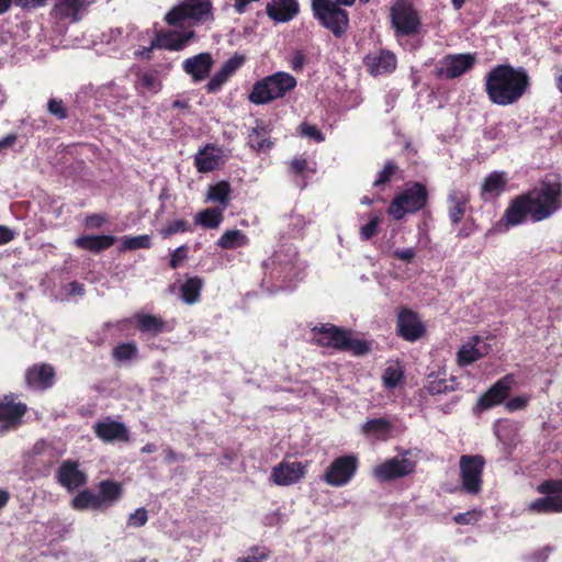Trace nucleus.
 Wrapping results in <instances>:
<instances>
[{"instance_id":"8","label":"nucleus","mask_w":562,"mask_h":562,"mask_svg":"<svg viewBox=\"0 0 562 562\" xmlns=\"http://www.w3.org/2000/svg\"><path fill=\"white\" fill-rule=\"evenodd\" d=\"M485 459L481 454H462L459 460L461 490L469 495L482 491Z\"/></svg>"},{"instance_id":"55","label":"nucleus","mask_w":562,"mask_h":562,"mask_svg":"<svg viewBox=\"0 0 562 562\" xmlns=\"http://www.w3.org/2000/svg\"><path fill=\"white\" fill-rule=\"evenodd\" d=\"M270 555V550L265 546H254L248 550V562H263Z\"/></svg>"},{"instance_id":"2","label":"nucleus","mask_w":562,"mask_h":562,"mask_svg":"<svg viewBox=\"0 0 562 562\" xmlns=\"http://www.w3.org/2000/svg\"><path fill=\"white\" fill-rule=\"evenodd\" d=\"M531 80L524 67L496 65L485 75L484 88L488 100L496 105L517 103L530 89Z\"/></svg>"},{"instance_id":"5","label":"nucleus","mask_w":562,"mask_h":562,"mask_svg":"<svg viewBox=\"0 0 562 562\" xmlns=\"http://www.w3.org/2000/svg\"><path fill=\"white\" fill-rule=\"evenodd\" d=\"M295 87L296 79L291 74L277 71L257 81L248 94V100L256 104H266L283 98Z\"/></svg>"},{"instance_id":"45","label":"nucleus","mask_w":562,"mask_h":562,"mask_svg":"<svg viewBox=\"0 0 562 562\" xmlns=\"http://www.w3.org/2000/svg\"><path fill=\"white\" fill-rule=\"evenodd\" d=\"M243 244L244 235L240 231H226L217 240V246L223 249H234Z\"/></svg>"},{"instance_id":"57","label":"nucleus","mask_w":562,"mask_h":562,"mask_svg":"<svg viewBox=\"0 0 562 562\" xmlns=\"http://www.w3.org/2000/svg\"><path fill=\"white\" fill-rule=\"evenodd\" d=\"M148 520V515H147V510L143 507L140 508H137L134 513H132L128 517V526H132V527H143L144 525H146Z\"/></svg>"},{"instance_id":"51","label":"nucleus","mask_w":562,"mask_h":562,"mask_svg":"<svg viewBox=\"0 0 562 562\" xmlns=\"http://www.w3.org/2000/svg\"><path fill=\"white\" fill-rule=\"evenodd\" d=\"M138 82L140 86L151 92H158L161 88V82L157 75L151 71H145L138 76Z\"/></svg>"},{"instance_id":"6","label":"nucleus","mask_w":562,"mask_h":562,"mask_svg":"<svg viewBox=\"0 0 562 562\" xmlns=\"http://www.w3.org/2000/svg\"><path fill=\"white\" fill-rule=\"evenodd\" d=\"M427 198L426 187L419 182H414L392 200L387 213L394 220L400 221L407 213H416L422 210L427 203Z\"/></svg>"},{"instance_id":"28","label":"nucleus","mask_w":562,"mask_h":562,"mask_svg":"<svg viewBox=\"0 0 562 562\" xmlns=\"http://www.w3.org/2000/svg\"><path fill=\"white\" fill-rule=\"evenodd\" d=\"M393 429L392 422L384 417L368 419L361 425V434L378 441L387 440L392 436Z\"/></svg>"},{"instance_id":"17","label":"nucleus","mask_w":562,"mask_h":562,"mask_svg":"<svg viewBox=\"0 0 562 562\" xmlns=\"http://www.w3.org/2000/svg\"><path fill=\"white\" fill-rule=\"evenodd\" d=\"M56 372L49 363H36L25 371V383L34 391H46L55 383Z\"/></svg>"},{"instance_id":"30","label":"nucleus","mask_w":562,"mask_h":562,"mask_svg":"<svg viewBox=\"0 0 562 562\" xmlns=\"http://www.w3.org/2000/svg\"><path fill=\"white\" fill-rule=\"evenodd\" d=\"M115 241L112 235H81L74 243L79 249L99 254L112 247Z\"/></svg>"},{"instance_id":"7","label":"nucleus","mask_w":562,"mask_h":562,"mask_svg":"<svg viewBox=\"0 0 562 562\" xmlns=\"http://www.w3.org/2000/svg\"><path fill=\"white\" fill-rule=\"evenodd\" d=\"M312 9L315 18L336 37L345 34L349 26V16L339 4L331 0H312Z\"/></svg>"},{"instance_id":"3","label":"nucleus","mask_w":562,"mask_h":562,"mask_svg":"<svg viewBox=\"0 0 562 562\" xmlns=\"http://www.w3.org/2000/svg\"><path fill=\"white\" fill-rule=\"evenodd\" d=\"M525 195L532 221H543L562 207V182L558 176H548Z\"/></svg>"},{"instance_id":"34","label":"nucleus","mask_w":562,"mask_h":562,"mask_svg":"<svg viewBox=\"0 0 562 562\" xmlns=\"http://www.w3.org/2000/svg\"><path fill=\"white\" fill-rule=\"evenodd\" d=\"M480 342L481 339L477 336H474L468 342L461 346L458 351L459 366L467 367L485 355V351L477 347Z\"/></svg>"},{"instance_id":"59","label":"nucleus","mask_w":562,"mask_h":562,"mask_svg":"<svg viewBox=\"0 0 562 562\" xmlns=\"http://www.w3.org/2000/svg\"><path fill=\"white\" fill-rule=\"evenodd\" d=\"M300 130H301L302 136L312 138V139L316 140V142H323L324 140L323 133L315 125L303 123L300 126Z\"/></svg>"},{"instance_id":"60","label":"nucleus","mask_w":562,"mask_h":562,"mask_svg":"<svg viewBox=\"0 0 562 562\" xmlns=\"http://www.w3.org/2000/svg\"><path fill=\"white\" fill-rule=\"evenodd\" d=\"M391 256L403 262L409 263L416 256V249L414 247L397 248L391 254Z\"/></svg>"},{"instance_id":"20","label":"nucleus","mask_w":562,"mask_h":562,"mask_svg":"<svg viewBox=\"0 0 562 562\" xmlns=\"http://www.w3.org/2000/svg\"><path fill=\"white\" fill-rule=\"evenodd\" d=\"M214 65L212 55L207 52L200 53L183 60L182 69L194 82L205 80Z\"/></svg>"},{"instance_id":"53","label":"nucleus","mask_w":562,"mask_h":562,"mask_svg":"<svg viewBox=\"0 0 562 562\" xmlns=\"http://www.w3.org/2000/svg\"><path fill=\"white\" fill-rule=\"evenodd\" d=\"M47 111L50 115L58 120H65L68 117V110L65 106L63 100L50 98L47 102Z\"/></svg>"},{"instance_id":"63","label":"nucleus","mask_w":562,"mask_h":562,"mask_svg":"<svg viewBox=\"0 0 562 562\" xmlns=\"http://www.w3.org/2000/svg\"><path fill=\"white\" fill-rule=\"evenodd\" d=\"M18 138L19 136L16 133H10L4 137L0 138V155L3 154L9 148H12L15 145Z\"/></svg>"},{"instance_id":"47","label":"nucleus","mask_w":562,"mask_h":562,"mask_svg":"<svg viewBox=\"0 0 562 562\" xmlns=\"http://www.w3.org/2000/svg\"><path fill=\"white\" fill-rule=\"evenodd\" d=\"M307 170V161L303 157H296L290 162V172L294 177V182L301 189L305 188L304 172Z\"/></svg>"},{"instance_id":"49","label":"nucleus","mask_w":562,"mask_h":562,"mask_svg":"<svg viewBox=\"0 0 562 562\" xmlns=\"http://www.w3.org/2000/svg\"><path fill=\"white\" fill-rule=\"evenodd\" d=\"M398 171V166L394 160H386L383 168L379 171L376 179L373 182L374 187H380L391 180V178Z\"/></svg>"},{"instance_id":"50","label":"nucleus","mask_w":562,"mask_h":562,"mask_svg":"<svg viewBox=\"0 0 562 562\" xmlns=\"http://www.w3.org/2000/svg\"><path fill=\"white\" fill-rule=\"evenodd\" d=\"M307 225V221L300 214H291L289 217V232L291 237H301Z\"/></svg>"},{"instance_id":"10","label":"nucleus","mask_w":562,"mask_h":562,"mask_svg":"<svg viewBox=\"0 0 562 562\" xmlns=\"http://www.w3.org/2000/svg\"><path fill=\"white\" fill-rule=\"evenodd\" d=\"M391 22L398 37L416 35L420 29L417 11L404 0L395 2L391 8Z\"/></svg>"},{"instance_id":"12","label":"nucleus","mask_w":562,"mask_h":562,"mask_svg":"<svg viewBox=\"0 0 562 562\" xmlns=\"http://www.w3.org/2000/svg\"><path fill=\"white\" fill-rule=\"evenodd\" d=\"M408 453L409 451H405L375 467L373 470L374 477L380 482H389L413 473L416 464L407 458Z\"/></svg>"},{"instance_id":"13","label":"nucleus","mask_w":562,"mask_h":562,"mask_svg":"<svg viewBox=\"0 0 562 562\" xmlns=\"http://www.w3.org/2000/svg\"><path fill=\"white\" fill-rule=\"evenodd\" d=\"M308 468V462L284 459L271 471V480L276 485L289 486L302 480Z\"/></svg>"},{"instance_id":"42","label":"nucleus","mask_w":562,"mask_h":562,"mask_svg":"<svg viewBox=\"0 0 562 562\" xmlns=\"http://www.w3.org/2000/svg\"><path fill=\"white\" fill-rule=\"evenodd\" d=\"M248 145L257 153L266 154L272 147V143L269 140L267 136V132L262 128L258 131L257 128L252 130V133L248 134Z\"/></svg>"},{"instance_id":"54","label":"nucleus","mask_w":562,"mask_h":562,"mask_svg":"<svg viewBox=\"0 0 562 562\" xmlns=\"http://www.w3.org/2000/svg\"><path fill=\"white\" fill-rule=\"evenodd\" d=\"M381 223L379 215H373L370 221L360 228V238L362 240L371 239L376 233Z\"/></svg>"},{"instance_id":"37","label":"nucleus","mask_w":562,"mask_h":562,"mask_svg":"<svg viewBox=\"0 0 562 562\" xmlns=\"http://www.w3.org/2000/svg\"><path fill=\"white\" fill-rule=\"evenodd\" d=\"M223 212L221 207H207L194 216V224L206 229L217 228L224 220Z\"/></svg>"},{"instance_id":"9","label":"nucleus","mask_w":562,"mask_h":562,"mask_svg":"<svg viewBox=\"0 0 562 562\" xmlns=\"http://www.w3.org/2000/svg\"><path fill=\"white\" fill-rule=\"evenodd\" d=\"M543 497L530 502L527 509L536 514L562 513V481L548 480L537 486Z\"/></svg>"},{"instance_id":"35","label":"nucleus","mask_w":562,"mask_h":562,"mask_svg":"<svg viewBox=\"0 0 562 562\" xmlns=\"http://www.w3.org/2000/svg\"><path fill=\"white\" fill-rule=\"evenodd\" d=\"M70 506L75 510H103L98 494H94L90 488L79 491L71 499Z\"/></svg>"},{"instance_id":"29","label":"nucleus","mask_w":562,"mask_h":562,"mask_svg":"<svg viewBox=\"0 0 562 562\" xmlns=\"http://www.w3.org/2000/svg\"><path fill=\"white\" fill-rule=\"evenodd\" d=\"M87 0H56L52 8V18L58 21L69 20L77 22L79 12L85 8Z\"/></svg>"},{"instance_id":"31","label":"nucleus","mask_w":562,"mask_h":562,"mask_svg":"<svg viewBox=\"0 0 562 562\" xmlns=\"http://www.w3.org/2000/svg\"><path fill=\"white\" fill-rule=\"evenodd\" d=\"M123 485L111 479L103 480L99 483V499L103 510L114 505L123 496Z\"/></svg>"},{"instance_id":"44","label":"nucleus","mask_w":562,"mask_h":562,"mask_svg":"<svg viewBox=\"0 0 562 562\" xmlns=\"http://www.w3.org/2000/svg\"><path fill=\"white\" fill-rule=\"evenodd\" d=\"M404 379V371L398 363L387 366L382 375L383 384L386 389H395Z\"/></svg>"},{"instance_id":"21","label":"nucleus","mask_w":562,"mask_h":562,"mask_svg":"<svg viewBox=\"0 0 562 562\" xmlns=\"http://www.w3.org/2000/svg\"><path fill=\"white\" fill-rule=\"evenodd\" d=\"M512 383L513 376L510 374L498 380L479 398L476 404L479 409L485 411L501 404L507 397Z\"/></svg>"},{"instance_id":"4","label":"nucleus","mask_w":562,"mask_h":562,"mask_svg":"<svg viewBox=\"0 0 562 562\" xmlns=\"http://www.w3.org/2000/svg\"><path fill=\"white\" fill-rule=\"evenodd\" d=\"M311 339L322 347L350 351L355 356H362L370 351V344L367 340L353 338L350 330L331 324H316L311 328Z\"/></svg>"},{"instance_id":"24","label":"nucleus","mask_w":562,"mask_h":562,"mask_svg":"<svg viewBox=\"0 0 562 562\" xmlns=\"http://www.w3.org/2000/svg\"><path fill=\"white\" fill-rule=\"evenodd\" d=\"M245 61L244 56L235 55L234 57L226 60L222 67L213 75L205 86L207 93H215L220 91L224 83L229 79L234 72L239 69Z\"/></svg>"},{"instance_id":"40","label":"nucleus","mask_w":562,"mask_h":562,"mask_svg":"<svg viewBox=\"0 0 562 562\" xmlns=\"http://www.w3.org/2000/svg\"><path fill=\"white\" fill-rule=\"evenodd\" d=\"M506 179L503 172L494 171L488 175L482 186V195L490 199L498 195L505 188Z\"/></svg>"},{"instance_id":"1","label":"nucleus","mask_w":562,"mask_h":562,"mask_svg":"<svg viewBox=\"0 0 562 562\" xmlns=\"http://www.w3.org/2000/svg\"><path fill=\"white\" fill-rule=\"evenodd\" d=\"M305 276V265L299 257L297 249L291 244H281L271 257L263 260L256 277L258 290L256 295L276 294L292 291Z\"/></svg>"},{"instance_id":"48","label":"nucleus","mask_w":562,"mask_h":562,"mask_svg":"<svg viewBox=\"0 0 562 562\" xmlns=\"http://www.w3.org/2000/svg\"><path fill=\"white\" fill-rule=\"evenodd\" d=\"M165 21L171 26H181L186 21H189L186 7L183 3L173 7L166 15Z\"/></svg>"},{"instance_id":"27","label":"nucleus","mask_w":562,"mask_h":562,"mask_svg":"<svg viewBox=\"0 0 562 562\" xmlns=\"http://www.w3.org/2000/svg\"><path fill=\"white\" fill-rule=\"evenodd\" d=\"M469 202L468 193L459 188H451L448 193V215L453 225H457L463 218Z\"/></svg>"},{"instance_id":"19","label":"nucleus","mask_w":562,"mask_h":562,"mask_svg":"<svg viewBox=\"0 0 562 562\" xmlns=\"http://www.w3.org/2000/svg\"><path fill=\"white\" fill-rule=\"evenodd\" d=\"M57 482L65 488L72 491L87 484V474L79 469L76 460H65L56 473Z\"/></svg>"},{"instance_id":"23","label":"nucleus","mask_w":562,"mask_h":562,"mask_svg":"<svg viewBox=\"0 0 562 562\" xmlns=\"http://www.w3.org/2000/svg\"><path fill=\"white\" fill-rule=\"evenodd\" d=\"M425 328L416 313L403 310L397 316V333L407 341H415L423 336Z\"/></svg>"},{"instance_id":"36","label":"nucleus","mask_w":562,"mask_h":562,"mask_svg":"<svg viewBox=\"0 0 562 562\" xmlns=\"http://www.w3.org/2000/svg\"><path fill=\"white\" fill-rule=\"evenodd\" d=\"M231 184L227 181H218L209 186L205 201L218 203V207L225 210L231 199Z\"/></svg>"},{"instance_id":"15","label":"nucleus","mask_w":562,"mask_h":562,"mask_svg":"<svg viewBox=\"0 0 562 562\" xmlns=\"http://www.w3.org/2000/svg\"><path fill=\"white\" fill-rule=\"evenodd\" d=\"M26 412V404L15 402V396L12 393L5 394L0 402V424L2 429L7 430L19 427Z\"/></svg>"},{"instance_id":"56","label":"nucleus","mask_w":562,"mask_h":562,"mask_svg":"<svg viewBox=\"0 0 562 562\" xmlns=\"http://www.w3.org/2000/svg\"><path fill=\"white\" fill-rule=\"evenodd\" d=\"M189 248L187 245H181L173 250L170 256L169 266L171 269H177L181 266L182 261H184L188 257Z\"/></svg>"},{"instance_id":"41","label":"nucleus","mask_w":562,"mask_h":562,"mask_svg":"<svg viewBox=\"0 0 562 562\" xmlns=\"http://www.w3.org/2000/svg\"><path fill=\"white\" fill-rule=\"evenodd\" d=\"M112 358L116 362L130 361L138 358V348L136 342H121L112 349Z\"/></svg>"},{"instance_id":"32","label":"nucleus","mask_w":562,"mask_h":562,"mask_svg":"<svg viewBox=\"0 0 562 562\" xmlns=\"http://www.w3.org/2000/svg\"><path fill=\"white\" fill-rule=\"evenodd\" d=\"M136 328L143 334H149L153 337L167 331L166 322L162 317L151 314L137 313L134 316Z\"/></svg>"},{"instance_id":"52","label":"nucleus","mask_w":562,"mask_h":562,"mask_svg":"<svg viewBox=\"0 0 562 562\" xmlns=\"http://www.w3.org/2000/svg\"><path fill=\"white\" fill-rule=\"evenodd\" d=\"M426 389L431 395L442 394L453 390V382H448L445 379L435 378L428 381Z\"/></svg>"},{"instance_id":"46","label":"nucleus","mask_w":562,"mask_h":562,"mask_svg":"<svg viewBox=\"0 0 562 562\" xmlns=\"http://www.w3.org/2000/svg\"><path fill=\"white\" fill-rule=\"evenodd\" d=\"M150 246L151 243L148 235H139L135 237L125 236L120 247V251L148 249Z\"/></svg>"},{"instance_id":"16","label":"nucleus","mask_w":562,"mask_h":562,"mask_svg":"<svg viewBox=\"0 0 562 562\" xmlns=\"http://www.w3.org/2000/svg\"><path fill=\"white\" fill-rule=\"evenodd\" d=\"M194 36L193 31L178 32V31H158L147 48L148 53L153 49H168V50H181L183 49L189 41Z\"/></svg>"},{"instance_id":"39","label":"nucleus","mask_w":562,"mask_h":562,"mask_svg":"<svg viewBox=\"0 0 562 562\" xmlns=\"http://www.w3.org/2000/svg\"><path fill=\"white\" fill-rule=\"evenodd\" d=\"M203 283L204 281L200 277L195 276L188 278L180 286V296L182 301L190 305L196 303L201 297Z\"/></svg>"},{"instance_id":"61","label":"nucleus","mask_w":562,"mask_h":562,"mask_svg":"<svg viewBox=\"0 0 562 562\" xmlns=\"http://www.w3.org/2000/svg\"><path fill=\"white\" fill-rule=\"evenodd\" d=\"M13 3L22 10H33L46 5L47 0H13Z\"/></svg>"},{"instance_id":"22","label":"nucleus","mask_w":562,"mask_h":562,"mask_svg":"<svg viewBox=\"0 0 562 562\" xmlns=\"http://www.w3.org/2000/svg\"><path fill=\"white\" fill-rule=\"evenodd\" d=\"M363 63L371 75L381 76L394 71L397 60L392 52L382 49L367 55Z\"/></svg>"},{"instance_id":"62","label":"nucleus","mask_w":562,"mask_h":562,"mask_svg":"<svg viewBox=\"0 0 562 562\" xmlns=\"http://www.w3.org/2000/svg\"><path fill=\"white\" fill-rule=\"evenodd\" d=\"M105 223V217L101 214H90L86 216L85 225L88 228H100Z\"/></svg>"},{"instance_id":"38","label":"nucleus","mask_w":562,"mask_h":562,"mask_svg":"<svg viewBox=\"0 0 562 562\" xmlns=\"http://www.w3.org/2000/svg\"><path fill=\"white\" fill-rule=\"evenodd\" d=\"M189 21H205L212 13V3L210 0H187L183 2Z\"/></svg>"},{"instance_id":"43","label":"nucleus","mask_w":562,"mask_h":562,"mask_svg":"<svg viewBox=\"0 0 562 562\" xmlns=\"http://www.w3.org/2000/svg\"><path fill=\"white\" fill-rule=\"evenodd\" d=\"M194 227L184 218L175 220L169 222L166 226L159 229V235L164 238H170L179 233H192Z\"/></svg>"},{"instance_id":"14","label":"nucleus","mask_w":562,"mask_h":562,"mask_svg":"<svg viewBox=\"0 0 562 562\" xmlns=\"http://www.w3.org/2000/svg\"><path fill=\"white\" fill-rule=\"evenodd\" d=\"M474 64V54H450L437 63L436 70L441 78L454 79L470 70Z\"/></svg>"},{"instance_id":"18","label":"nucleus","mask_w":562,"mask_h":562,"mask_svg":"<svg viewBox=\"0 0 562 562\" xmlns=\"http://www.w3.org/2000/svg\"><path fill=\"white\" fill-rule=\"evenodd\" d=\"M95 436L104 442H130L131 432L127 426L110 418L99 420L93 426Z\"/></svg>"},{"instance_id":"26","label":"nucleus","mask_w":562,"mask_h":562,"mask_svg":"<svg viewBox=\"0 0 562 562\" xmlns=\"http://www.w3.org/2000/svg\"><path fill=\"white\" fill-rule=\"evenodd\" d=\"M267 14L278 23L292 20L299 13L296 0H271L267 3Z\"/></svg>"},{"instance_id":"58","label":"nucleus","mask_w":562,"mask_h":562,"mask_svg":"<svg viewBox=\"0 0 562 562\" xmlns=\"http://www.w3.org/2000/svg\"><path fill=\"white\" fill-rule=\"evenodd\" d=\"M481 518V513L477 510H470L465 513H459L453 517V520L459 525H471L476 522Z\"/></svg>"},{"instance_id":"64","label":"nucleus","mask_w":562,"mask_h":562,"mask_svg":"<svg viewBox=\"0 0 562 562\" xmlns=\"http://www.w3.org/2000/svg\"><path fill=\"white\" fill-rule=\"evenodd\" d=\"M527 402H528V398H527V397H524V396H516V397L510 398V400L506 403V408H507L509 412L518 411V409L524 408V407L527 405Z\"/></svg>"},{"instance_id":"33","label":"nucleus","mask_w":562,"mask_h":562,"mask_svg":"<svg viewBox=\"0 0 562 562\" xmlns=\"http://www.w3.org/2000/svg\"><path fill=\"white\" fill-rule=\"evenodd\" d=\"M527 215H530V205L525 194L518 196L505 212V218L510 225L521 224Z\"/></svg>"},{"instance_id":"25","label":"nucleus","mask_w":562,"mask_h":562,"mask_svg":"<svg viewBox=\"0 0 562 562\" xmlns=\"http://www.w3.org/2000/svg\"><path fill=\"white\" fill-rule=\"evenodd\" d=\"M223 164V151L213 144H207L194 156V166L201 173L214 171Z\"/></svg>"},{"instance_id":"11","label":"nucleus","mask_w":562,"mask_h":562,"mask_svg":"<svg viewBox=\"0 0 562 562\" xmlns=\"http://www.w3.org/2000/svg\"><path fill=\"white\" fill-rule=\"evenodd\" d=\"M358 469V458L353 454L338 457L325 470L322 480L333 487L347 485Z\"/></svg>"}]
</instances>
